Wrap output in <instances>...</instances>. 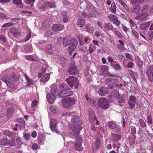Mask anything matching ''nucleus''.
I'll list each match as a JSON object with an SVG mask.
<instances>
[{
  "label": "nucleus",
  "mask_w": 153,
  "mask_h": 153,
  "mask_svg": "<svg viewBox=\"0 0 153 153\" xmlns=\"http://www.w3.org/2000/svg\"><path fill=\"white\" fill-rule=\"evenodd\" d=\"M6 15L4 13H0V18L3 19L6 18Z\"/></svg>",
  "instance_id": "nucleus-61"
},
{
  "label": "nucleus",
  "mask_w": 153,
  "mask_h": 153,
  "mask_svg": "<svg viewBox=\"0 0 153 153\" xmlns=\"http://www.w3.org/2000/svg\"><path fill=\"white\" fill-rule=\"evenodd\" d=\"M129 22L131 24L133 27L134 28H137V25L131 19H130Z\"/></svg>",
  "instance_id": "nucleus-58"
},
{
  "label": "nucleus",
  "mask_w": 153,
  "mask_h": 153,
  "mask_svg": "<svg viewBox=\"0 0 153 153\" xmlns=\"http://www.w3.org/2000/svg\"><path fill=\"white\" fill-rule=\"evenodd\" d=\"M35 0H27L26 2V4H28L31 5L33 6Z\"/></svg>",
  "instance_id": "nucleus-52"
},
{
  "label": "nucleus",
  "mask_w": 153,
  "mask_h": 153,
  "mask_svg": "<svg viewBox=\"0 0 153 153\" xmlns=\"http://www.w3.org/2000/svg\"><path fill=\"white\" fill-rule=\"evenodd\" d=\"M71 123L69 124V128L73 131L75 135L78 136L82 128L80 126L82 121L77 116L74 115L72 117Z\"/></svg>",
  "instance_id": "nucleus-1"
},
{
  "label": "nucleus",
  "mask_w": 153,
  "mask_h": 153,
  "mask_svg": "<svg viewBox=\"0 0 153 153\" xmlns=\"http://www.w3.org/2000/svg\"><path fill=\"white\" fill-rule=\"evenodd\" d=\"M47 68H48L47 63L45 62L42 68V71L43 72V73H45L46 71Z\"/></svg>",
  "instance_id": "nucleus-49"
},
{
  "label": "nucleus",
  "mask_w": 153,
  "mask_h": 153,
  "mask_svg": "<svg viewBox=\"0 0 153 153\" xmlns=\"http://www.w3.org/2000/svg\"><path fill=\"white\" fill-rule=\"evenodd\" d=\"M45 50L48 54H53L54 52L53 48H52L51 45L50 44L47 45L45 47Z\"/></svg>",
  "instance_id": "nucleus-18"
},
{
  "label": "nucleus",
  "mask_w": 153,
  "mask_h": 153,
  "mask_svg": "<svg viewBox=\"0 0 153 153\" xmlns=\"http://www.w3.org/2000/svg\"><path fill=\"white\" fill-rule=\"evenodd\" d=\"M46 1L39 8L42 11H45L47 10L48 8L47 5L46 4Z\"/></svg>",
  "instance_id": "nucleus-37"
},
{
  "label": "nucleus",
  "mask_w": 153,
  "mask_h": 153,
  "mask_svg": "<svg viewBox=\"0 0 153 153\" xmlns=\"http://www.w3.org/2000/svg\"><path fill=\"white\" fill-rule=\"evenodd\" d=\"M136 64L137 66L140 69H142L143 62L142 60L139 57H137L135 59Z\"/></svg>",
  "instance_id": "nucleus-22"
},
{
  "label": "nucleus",
  "mask_w": 153,
  "mask_h": 153,
  "mask_svg": "<svg viewBox=\"0 0 153 153\" xmlns=\"http://www.w3.org/2000/svg\"><path fill=\"white\" fill-rule=\"evenodd\" d=\"M118 1H119V2L123 6L126 10H129V8L123 1L122 0H118Z\"/></svg>",
  "instance_id": "nucleus-43"
},
{
  "label": "nucleus",
  "mask_w": 153,
  "mask_h": 153,
  "mask_svg": "<svg viewBox=\"0 0 153 153\" xmlns=\"http://www.w3.org/2000/svg\"><path fill=\"white\" fill-rule=\"evenodd\" d=\"M131 133L132 134H136V129L135 127H133L131 129Z\"/></svg>",
  "instance_id": "nucleus-62"
},
{
  "label": "nucleus",
  "mask_w": 153,
  "mask_h": 153,
  "mask_svg": "<svg viewBox=\"0 0 153 153\" xmlns=\"http://www.w3.org/2000/svg\"><path fill=\"white\" fill-rule=\"evenodd\" d=\"M111 76L112 77L108 78L105 80V82L108 84V88L112 89L114 87H117L118 88H121L123 86V84L121 83L118 84L116 83L118 82V80L113 77H116V75H111Z\"/></svg>",
  "instance_id": "nucleus-2"
},
{
  "label": "nucleus",
  "mask_w": 153,
  "mask_h": 153,
  "mask_svg": "<svg viewBox=\"0 0 153 153\" xmlns=\"http://www.w3.org/2000/svg\"><path fill=\"white\" fill-rule=\"evenodd\" d=\"M146 74L149 80L152 82L153 81V71L147 69Z\"/></svg>",
  "instance_id": "nucleus-23"
},
{
  "label": "nucleus",
  "mask_w": 153,
  "mask_h": 153,
  "mask_svg": "<svg viewBox=\"0 0 153 153\" xmlns=\"http://www.w3.org/2000/svg\"><path fill=\"white\" fill-rule=\"evenodd\" d=\"M50 76L49 74H47L44 75L40 79V81L43 82L47 81L50 79Z\"/></svg>",
  "instance_id": "nucleus-25"
},
{
  "label": "nucleus",
  "mask_w": 153,
  "mask_h": 153,
  "mask_svg": "<svg viewBox=\"0 0 153 153\" xmlns=\"http://www.w3.org/2000/svg\"><path fill=\"white\" fill-rule=\"evenodd\" d=\"M86 28L87 31L90 33H93L94 30L92 27L90 26V25H86Z\"/></svg>",
  "instance_id": "nucleus-41"
},
{
  "label": "nucleus",
  "mask_w": 153,
  "mask_h": 153,
  "mask_svg": "<svg viewBox=\"0 0 153 153\" xmlns=\"http://www.w3.org/2000/svg\"><path fill=\"white\" fill-rule=\"evenodd\" d=\"M116 5L114 3H113L111 4V10L113 13H115L116 11Z\"/></svg>",
  "instance_id": "nucleus-45"
},
{
  "label": "nucleus",
  "mask_w": 153,
  "mask_h": 153,
  "mask_svg": "<svg viewBox=\"0 0 153 153\" xmlns=\"http://www.w3.org/2000/svg\"><path fill=\"white\" fill-rule=\"evenodd\" d=\"M77 45V40L72 39L69 44L68 49V51L70 53H72L74 50Z\"/></svg>",
  "instance_id": "nucleus-8"
},
{
  "label": "nucleus",
  "mask_w": 153,
  "mask_h": 153,
  "mask_svg": "<svg viewBox=\"0 0 153 153\" xmlns=\"http://www.w3.org/2000/svg\"><path fill=\"white\" fill-rule=\"evenodd\" d=\"M55 93L49 92L47 95V99L48 102L50 103H53L56 99V96L54 94Z\"/></svg>",
  "instance_id": "nucleus-13"
},
{
  "label": "nucleus",
  "mask_w": 153,
  "mask_h": 153,
  "mask_svg": "<svg viewBox=\"0 0 153 153\" xmlns=\"http://www.w3.org/2000/svg\"><path fill=\"white\" fill-rule=\"evenodd\" d=\"M73 93L72 91L68 90H62L58 93V96L59 98H62L68 96L72 95Z\"/></svg>",
  "instance_id": "nucleus-11"
},
{
  "label": "nucleus",
  "mask_w": 153,
  "mask_h": 153,
  "mask_svg": "<svg viewBox=\"0 0 153 153\" xmlns=\"http://www.w3.org/2000/svg\"><path fill=\"white\" fill-rule=\"evenodd\" d=\"M26 50L28 52H31L33 51L32 46L30 45L27 44L25 47Z\"/></svg>",
  "instance_id": "nucleus-39"
},
{
  "label": "nucleus",
  "mask_w": 153,
  "mask_h": 153,
  "mask_svg": "<svg viewBox=\"0 0 153 153\" xmlns=\"http://www.w3.org/2000/svg\"><path fill=\"white\" fill-rule=\"evenodd\" d=\"M93 47L95 49H94L93 48L89 46L88 48V51L90 53L94 52L95 51V50L96 49V47L94 45H93Z\"/></svg>",
  "instance_id": "nucleus-56"
},
{
  "label": "nucleus",
  "mask_w": 153,
  "mask_h": 153,
  "mask_svg": "<svg viewBox=\"0 0 153 153\" xmlns=\"http://www.w3.org/2000/svg\"><path fill=\"white\" fill-rule=\"evenodd\" d=\"M132 33L134 34V36L137 38H138L139 37V34L138 33L136 32L135 30L134 29L132 30Z\"/></svg>",
  "instance_id": "nucleus-55"
},
{
  "label": "nucleus",
  "mask_w": 153,
  "mask_h": 153,
  "mask_svg": "<svg viewBox=\"0 0 153 153\" xmlns=\"http://www.w3.org/2000/svg\"><path fill=\"white\" fill-rule=\"evenodd\" d=\"M53 34L50 31H48L45 32V35L46 37H49L51 36Z\"/></svg>",
  "instance_id": "nucleus-59"
},
{
  "label": "nucleus",
  "mask_w": 153,
  "mask_h": 153,
  "mask_svg": "<svg viewBox=\"0 0 153 153\" xmlns=\"http://www.w3.org/2000/svg\"><path fill=\"white\" fill-rule=\"evenodd\" d=\"M68 71L71 75H75L78 72L77 67L75 66H71L68 68Z\"/></svg>",
  "instance_id": "nucleus-15"
},
{
  "label": "nucleus",
  "mask_w": 153,
  "mask_h": 153,
  "mask_svg": "<svg viewBox=\"0 0 153 153\" xmlns=\"http://www.w3.org/2000/svg\"><path fill=\"white\" fill-rule=\"evenodd\" d=\"M57 123V121L55 119H52L50 122V126L51 129L53 131L59 134V133L60 131L56 128Z\"/></svg>",
  "instance_id": "nucleus-7"
},
{
  "label": "nucleus",
  "mask_w": 153,
  "mask_h": 153,
  "mask_svg": "<svg viewBox=\"0 0 153 153\" xmlns=\"http://www.w3.org/2000/svg\"><path fill=\"white\" fill-rule=\"evenodd\" d=\"M75 103L74 99L73 98L63 99L62 103L63 106L66 108H68L74 105Z\"/></svg>",
  "instance_id": "nucleus-5"
},
{
  "label": "nucleus",
  "mask_w": 153,
  "mask_h": 153,
  "mask_svg": "<svg viewBox=\"0 0 153 153\" xmlns=\"http://www.w3.org/2000/svg\"><path fill=\"white\" fill-rule=\"evenodd\" d=\"M151 23V21H149L148 22H146L144 23L143 24L144 26H145V28L146 29L150 25V23Z\"/></svg>",
  "instance_id": "nucleus-63"
},
{
  "label": "nucleus",
  "mask_w": 153,
  "mask_h": 153,
  "mask_svg": "<svg viewBox=\"0 0 153 153\" xmlns=\"http://www.w3.org/2000/svg\"><path fill=\"white\" fill-rule=\"evenodd\" d=\"M134 63L131 61L128 62L126 66L125 65V67L128 68H132L134 66Z\"/></svg>",
  "instance_id": "nucleus-42"
},
{
  "label": "nucleus",
  "mask_w": 153,
  "mask_h": 153,
  "mask_svg": "<svg viewBox=\"0 0 153 153\" xmlns=\"http://www.w3.org/2000/svg\"><path fill=\"white\" fill-rule=\"evenodd\" d=\"M97 104L99 107L103 109H107L109 106L107 100L105 98H102L98 100Z\"/></svg>",
  "instance_id": "nucleus-6"
},
{
  "label": "nucleus",
  "mask_w": 153,
  "mask_h": 153,
  "mask_svg": "<svg viewBox=\"0 0 153 153\" xmlns=\"http://www.w3.org/2000/svg\"><path fill=\"white\" fill-rule=\"evenodd\" d=\"M67 60L64 58L61 59L60 61V63L63 66H64L66 64Z\"/></svg>",
  "instance_id": "nucleus-57"
},
{
  "label": "nucleus",
  "mask_w": 153,
  "mask_h": 153,
  "mask_svg": "<svg viewBox=\"0 0 153 153\" xmlns=\"http://www.w3.org/2000/svg\"><path fill=\"white\" fill-rule=\"evenodd\" d=\"M77 24L79 27H81L84 25L85 23L84 19H79L77 22Z\"/></svg>",
  "instance_id": "nucleus-36"
},
{
  "label": "nucleus",
  "mask_w": 153,
  "mask_h": 153,
  "mask_svg": "<svg viewBox=\"0 0 153 153\" xmlns=\"http://www.w3.org/2000/svg\"><path fill=\"white\" fill-rule=\"evenodd\" d=\"M62 88L63 89L62 90H70V89L68 87L67 85L64 83H63L61 85Z\"/></svg>",
  "instance_id": "nucleus-47"
},
{
  "label": "nucleus",
  "mask_w": 153,
  "mask_h": 153,
  "mask_svg": "<svg viewBox=\"0 0 153 153\" xmlns=\"http://www.w3.org/2000/svg\"><path fill=\"white\" fill-rule=\"evenodd\" d=\"M149 7L148 5H145L143 6L140 8V11H141L140 15H138L135 17V19L137 20H142L148 16V13L149 10Z\"/></svg>",
  "instance_id": "nucleus-3"
},
{
  "label": "nucleus",
  "mask_w": 153,
  "mask_h": 153,
  "mask_svg": "<svg viewBox=\"0 0 153 153\" xmlns=\"http://www.w3.org/2000/svg\"><path fill=\"white\" fill-rule=\"evenodd\" d=\"M15 141V139L14 138L11 141L8 140L7 138H4L0 141V145L12 146L14 145Z\"/></svg>",
  "instance_id": "nucleus-9"
},
{
  "label": "nucleus",
  "mask_w": 153,
  "mask_h": 153,
  "mask_svg": "<svg viewBox=\"0 0 153 153\" xmlns=\"http://www.w3.org/2000/svg\"><path fill=\"white\" fill-rule=\"evenodd\" d=\"M69 40L67 38H65L63 39V45L64 47H66L69 44Z\"/></svg>",
  "instance_id": "nucleus-40"
},
{
  "label": "nucleus",
  "mask_w": 153,
  "mask_h": 153,
  "mask_svg": "<svg viewBox=\"0 0 153 153\" xmlns=\"http://www.w3.org/2000/svg\"><path fill=\"white\" fill-rule=\"evenodd\" d=\"M82 141V139L81 137H77L76 138L74 145V148L75 149L78 150H82L83 149L81 147Z\"/></svg>",
  "instance_id": "nucleus-10"
},
{
  "label": "nucleus",
  "mask_w": 153,
  "mask_h": 153,
  "mask_svg": "<svg viewBox=\"0 0 153 153\" xmlns=\"http://www.w3.org/2000/svg\"><path fill=\"white\" fill-rule=\"evenodd\" d=\"M136 99V97L134 96H131L129 97L128 99V104L131 109H132L135 106Z\"/></svg>",
  "instance_id": "nucleus-12"
},
{
  "label": "nucleus",
  "mask_w": 153,
  "mask_h": 153,
  "mask_svg": "<svg viewBox=\"0 0 153 153\" xmlns=\"http://www.w3.org/2000/svg\"><path fill=\"white\" fill-rule=\"evenodd\" d=\"M89 121L92 122L94 119H96V117L93 110L91 109H89Z\"/></svg>",
  "instance_id": "nucleus-20"
},
{
  "label": "nucleus",
  "mask_w": 153,
  "mask_h": 153,
  "mask_svg": "<svg viewBox=\"0 0 153 153\" xmlns=\"http://www.w3.org/2000/svg\"><path fill=\"white\" fill-rule=\"evenodd\" d=\"M66 81L71 87L74 86V88L76 89L78 88L79 81L76 77L73 76H69L66 79Z\"/></svg>",
  "instance_id": "nucleus-4"
},
{
  "label": "nucleus",
  "mask_w": 153,
  "mask_h": 153,
  "mask_svg": "<svg viewBox=\"0 0 153 153\" xmlns=\"http://www.w3.org/2000/svg\"><path fill=\"white\" fill-rule=\"evenodd\" d=\"M108 18L111 20H116V19H118L117 17L116 16L112 14H110L109 15Z\"/></svg>",
  "instance_id": "nucleus-50"
},
{
  "label": "nucleus",
  "mask_w": 153,
  "mask_h": 153,
  "mask_svg": "<svg viewBox=\"0 0 153 153\" xmlns=\"http://www.w3.org/2000/svg\"><path fill=\"white\" fill-rule=\"evenodd\" d=\"M108 67L106 65H103L101 67L100 71L102 72V75H104L106 74L108 70Z\"/></svg>",
  "instance_id": "nucleus-27"
},
{
  "label": "nucleus",
  "mask_w": 153,
  "mask_h": 153,
  "mask_svg": "<svg viewBox=\"0 0 153 153\" xmlns=\"http://www.w3.org/2000/svg\"><path fill=\"white\" fill-rule=\"evenodd\" d=\"M0 39L3 41L4 42H5L7 41L6 37L3 34L0 35Z\"/></svg>",
  "instance_id": "nucleus-51"
},
{
  "label": "nucleus",
  "mask_w": 153,
  "mask_h": 153,
  "mask_svg": "<svg viewBox=\"0 0 153 153\" xmlns=\"http://www.w3.org/2000/svg\"><path fill=\"white\" fill-rule=\"evenodd\" d=\"M17 123L19 124V126L21 128H23L25 126V123L23 118H21L18 119Z\"/></svg>",
  "instance_id": "nucleus-29"
},
{
  "label": "nucleus",
  "mask_w": 153,
  "mask_h": 153,
  "mask_svg": "<svg viewBox=\"0 0 153 153\" xmlns=\"http://www.w3.org/2000/svg\"><path fill=\"white\" fill-rule=\"evenodd\" d=\"M95 138L96 141L93 143L92 146V149L94 151H95L97 149L100 144V141L99 137L96 136Z\"/></svg>",
  "instance_id": "nucleus-16"
},
{
  "label": "nucleus",
  "mask_w": 153,
  "mask_h": 153,
  "mask_svg": "<svg viewBox=\"0 0 153 153\" xmlns=\"http://www.w3.org/2000/svg\"><path fill=\"white\" fill-rule=\"evenodd\" d=\"M140 126L144 128L146 127V124L144 121L142 120H139Z\"/></svg>",
  "instance_id": "nucleus-53"
},
{
  "label": "nucleus",
  "mask_w": 153,
  "mask_h": 153,
  "mask_svg": "<svg viewBox=\"0 0 153 153\" xmlns=\"http://www.w3.org/2000/svg\"><path fill=\"white\" fill-rule=\"evenodd\" d=\"M118 99L119 104L120 106H123L125 103V100L124 97H119V98L117 97Z\"/></svg>",
  "instance_id": "nucleus-28"
},
{
  "label": "nucleus",
  "mask_w": 153,
  "mask_h": 153,
  "mask_svg": "<svg viewBox=\"0 0 153 153\" xmlns=\"http://www.w3.org/2000/svg\"><path fill=\"white\" fill-rule=\"evenodd\" d=\"M145 0H131V3L133 5L142 3Z\"/></svg>",
  "instance_id": "nucleus-35"
},
{
  "label": "nucleus",
  "mask_w": 153,
  "mask_h": 153,
  "mask_svg": "<svg viewBox=\"0 0 153 153\" xmlns=\"http://www.w3.org/2000/svg\"><path fill=\"white\" fill-rule=\"evenodd\" d=\"M23 135V137L26 140H29L30 137V134L29 133H24Z\"/></svg>",
  "instance_id": "nucleus-48"
},
{
  "label": "nucleus",
  "mask_w": 153,
  "mask_h": 153,
  "mask_svg": "<svg viewBox=\"0 0 153 153\" xmlns=\"http://www.w3.org/2000/svg\"><path fill=\"white\" fill-rule=\"evenodd\" d=\"M64 28V25L62 24H54L53 25L52 27L53 30L54 31H61L63 30Z\"/></svg>",
  "instance_id": "nucleus-17"
},
{
  "label": "nucleus",
  "mask_w": 153,
  "mask_h": 153,
  "mask_svg": "<svg viewBox=\"0 0 153 153\" xmlns=\"http://www.w3.org/2000/svg\"><path fill=\"white\" fill-rule=\"evenodd\" d=\"M13 24L12 22H8L4 24L2 26V27H8L12 26Z\"/></svg>",
  "instance_id": "nucleus-46"
},
{
  "label": "nucleus",
  "mask_w": 153,
  "mask_h": 153,
  "mask_svg": "<svg viewBox=\"0 0 153 153\" xmlns=\"http://www.w3.org/2000/svg\"><path fill=\"white\" fill-rule=\"evenodd\" d=\"M24 75L25 76V79H26L27 80V81L28 82L27 84L28 85H30L32 84L33 82L32 80L30 79L29 78L28 76H27V75L25 74Z\"/></svg>",
  "instance_id": "nucleus-44"
},
{
  "label": "nucleus",
  "mask_w": 153,
  "mask_h": 153,
  "mask_svg": "<svg viewBox=\"0 0 153 153\" xmlns=\"http://www.w3.org/2000/svg\"><path fill=\"white\" fill-rule=\"evenodd\" d=\"M104 28L107 30H112L113 29V26L111 24L107 23L104 25Z\"/></svg>",
  "instance_id": "nucleus-33"
},
{
  "label": "nucleus",
  "mask_w": 153,
  "mask_h": 153,
  "mask_svg": "<svg viewBox=\"0 0 153 153\" xmlns=\"http://www.w3.org/2000/svg\"><path fill=\"white\" fill-rule=\"evenodd\" d=\"M38 103V102L36 100H34L32 102L31 107L32 108L36 106Z\"/></svg>",
  "instance_id": "nucleus-54"
},
{
  "label": "nucleus",
  "mask_w": 153,
  "mask_h": 153,
  "mask_svg": "<svg viewBox=\"0 0 153 153\" xmlns=\"http://www.w3.org/2000/svg\"><path fill=\"white\" fill-rule=\"evenodd\" d=\"M13 2L15 4L20 5V7H23L22 0H13Z\"/></svg>",
  "instance_id": "nucleus-38"
},
{
  "label": "nucleus",
  "mask_w": 153,
  "mask_h": 153,
  "mask_svg": "<svg viewBox=\"0 0 153 153\" xmlns=\"http://www.w3.org/2000/svg\"><path fill=\"white\" fill-rule=\"evenodd\" d=\"M140 7L139 5H137L134 7L132 10V12L135 13H138L139 15L141 13Z\"/></svg>",
  "instance_id": "nucleus-31"
},
{
  "label": "nucleus",
  "mask_w": 153,
  "mask_h": 153,
  "mask_svg": "<svg viewBox=\"0 0 153 153\" xmlns=\"http://www.w3.org/2000/svg\"><path fill=\"white\" fill-rule=\"evenodd\" d=\"M46 4L47 5L48 8H55L56 7L55 3L54 2H50L48 1H46Z\"/></svg>",
  "instance_id": "nucleus-34"
},
{
  "label": "nucleus",
  "mask_w": 153,
  "mask_h": 153,
  "mask_svg": "<svg viewBox=\"0 0 153 153\" xmlns=\"http://www.w3.org/2000/svg\"><path fill=\"white\" fill-rule=\"evenodd\" d=\"M111 65L114 68L116 71H119L121 69V67L118 63L114 64V63H111Z\"/></svg>",
  "instance_id": "nucleus-32"
},
{
  "label": "nucleus",
  "mask_w": 153,
  "mask_h": 153,
  "mask_svg": "<svg viewBox=\"0 0 153 153\" xmlns=\"http://www.w3.org/2000/svg\"><path fill=\"white\" fill-rule=\"evenodd\" d=\"M10 31L14 36L15 37H18L21 35L20 32L14 28H11L10 29Z\"/></svg>",
  "instance_id": "nucleus-21"
},
{
  "label": "nucleus",
  "mask_w": 153,
  "mask_h": 153,
  "mask_svg": "<svg viewBox=\"0 0 153 153\" xmlns=\"http://www.w3.org/2000/svg\"><path fill=\"white\" fill-rule=\"evenodd\" d=\"M108 126L111 128L115 129V131L117 132H119L120 129L117 126L116 123L112 121H109L107 123Z\"/></svg>",
  "instance_id": "nucleus-14"
},
{
  "label": "nucleus",
  "mask_w": 153,
  "mask_h": 153,
  "mask_svg": "<svg viewBox=\"0 0 153 153\" xmlns=\"http://www.w3.org/2000/svg\"><path fill=\"white\" fill-rule=\"evenodd\" d=\"M108 88L104 87H101L98 91V93L100 95L104 96L108 93Z\"/></svg>",
  "instance_id": "nucleus-19"
},
{
  "label": "nucleus",
  "mask_w": 153,
  "mask_h": 153,
  "mask_svg": "<svg viewBox=\"0 0 153 153\" xmlns=\"http://www.w3.org/2000/svg\"><path fill=\"white\" fill-rule=\"evenodd\" d=\"M51 89L50 90V93H55L57 91V86L56 84H53L50 86Z\"/></svg>",
  "instance_id": "nucleus-26"
},
{
  "label": "nucleus",
  "mask_w": 153,
  "mask_h": 153,
  "mask_svg": "<svg viewBox=\"0 0 153 153\" xmlns=\"http://www.w3.org/2000/svg\"><path fill=\"white\" fill-rule=\"evenodd\" d=\"M61 13L63 17V22L65 23L67 22L68 21V18L67 12L65 11H63Z\"/></svg>",
  "instance_id": "nucleus-24"
},
{
  "label": "nucleus",
  "mask_w": 153,
  "mask_h": 153,
  "mask_svg": "<svg viewBox=\"0 0 153 153\" xmlns=\"http://www.w3.org/2000/svg\"><path fill=\"white\" fill-rule=\"evenodd\" d=\"M111 137L115 141H117L120 140L121 138V135L113 133L111 134Z\"/></svg>",
  "instance_id": "nucleus-30"
},
{
  "label": "nucleus",
  "mask_w": 153,
  "mask_h": 153,
  "mask_svg": "<svg viewBox=\"0 0 153 153\" xmlns=\"http://www.w3.org/2000/svg\"><path fill=\"white\" fill-rule=\"evenodd\" d=\"M85 98L86 100L88 101L91 104L94 103V101L90 98H89L87 96H85Z\"/></svg>",
  "instance_id": "nucleus-64"
},
{
  "label": "nucleus",
  "mask_w": 153,
  "mask_h": 153,
  "mask_svg": "<svg viewBox=\"0 0 153 153\" xmlns=\"http://www.w3.org/2000/svg\"><path fill=\"white\" fill-rule=\"evenodd\" d=\"M108 60L109 62H111V63H116V61H114V60L110 57H108Z\"/></svg>",
  "instance_id": "nucleus-60"
}]
</instances>
